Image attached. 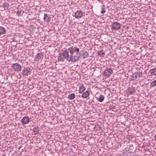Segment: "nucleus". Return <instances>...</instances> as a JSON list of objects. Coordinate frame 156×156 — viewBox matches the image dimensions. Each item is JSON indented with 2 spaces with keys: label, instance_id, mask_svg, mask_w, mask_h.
<instances>
[{
  "label": "nucleus",
  "instance_id": "f257e3e1",
  "mask_svg": "<svg viewBox=\"0 0 156 156\" xmlns=\"http://www.w3.org/2000/svg\"><path fill=\"white\" fill-rule=\"evenodd\" d=\"M79 49L72 47L59 54L58 56L59 61H63L65 59L67 61L75 62L78 61L80 57Z\"/></svg>",
  "mask_w": 156,
  "mask_h": 156
},
{
  "label": "nucleus",
  "instance_id": "f03ea898",
  "mask_svg": "<svg viewBox=\"0 0 156 156\" xmlns=\"http://www.w3.org/2000/svg\"><path fill=\"white\" fill-rule=\"evenodd\" d=\"M31 70L29 67L24 68L22 71V74L23 77L27 76L31 74Z\"/></svg>",
  "mask_w": 156,
  "mask_h": 156
},
{
  "label": "nucleus",
  "instance_id": "7ed1b4c3",
  "mask_svg": "<svg viewBox=\"0 0 156 156\" xmlns=\"http://www.w3.org/2000/svg\"><path fill=\"white\" fill-rule=\"evenodd\" d=\"M113 73V70L111 69L107 68L104 72V75L105 77H108L111 76Z\"/></svg>",
  "mask_w": 156,
  "mask_h": 156
},
{
  "label": "nucleus",
  "instance_id": "20e7f679",
  "mask_svg": "<svg viewBox=\"0 0 156 156\" xmlns=\"http://www.w3.org/2000/svg\"><path fill=\"white\" fill-rule=\"evenodd\" d=\"M12 67L14 71L16 72L20 71L21 68L20 64L18 63L13 64L12 66Z\"/></svg>",
  "mask_w": 156,
  "mask_h": 156
},
{
  "label": "nucleus",
  "instance_id": "39448f33",
  "mask_svg": "<svg viewBox=\"0 0 156 156\" xmlns=\"http://www.w3.org/2000/svg\"><path fill=\"white\" fill-rule=\"evenodd\" d=\"M112 29L115 30H119L121 27V24L117 22H113L112 25Z\"/></svg>",
  "mask_w": 156,
  "mask_h": 156
},
{
  "label": "nucleus",
  "instance_id": "423d86ee",
  "mask_svg": "<svg viewBox=\"0 0 156 156\" xmlns=\"http://www.w3.org/2000/svg\"><path fill=\"white\" fill-rule=\"evenodd\" d=\"M83 12L81 10L77 11L75 13L74 17L77 19L81 18L83 16Z\"/></svg>",
  "mask_w": 156,
  "mask_h": 156
},
{
  "label": "nucleus",
  "instance_id": "0eeeda50",
  "mask_svg": "<svg viewBox=\"0 0 156 156\" xmlns=\"http://www.w3.org/2000/svg\"><path fill=\"white\" fill-rule=\"evenodd\" d=\"M79 86V92L80 93H82L85 90V88L83 84L79 83L78 84Z\"/></svg>",
  "mask_w": 156,
  "mask_h": 156
},
{
  "label": "nucleus",
  "instance_id": "6e6552de",
  "mask_svg": "<svg viewBox=\"0 0 156 156\" xmlns=\"http://www.w3.org/2000/svg\"><path fill=\"white\" fill-rule=\"evenodd\" d=\"M51 19L50 15H48L47 14H44V20L46 22H49L50 21Z\"/></svg>",
  "mask_w": 156,
  "mask_h": 156
},
{
  "label": "nucleus",
  "instance_id": "1a4fd4ad",
  "mask_svg": "<svg viewBox=\"0 0 156 156\" xmlns=\"http://www.w3.org/2000/svg\"><path fill=\"white\" fill-rule=\"evenodd\" d=\"M29 121V119L27 117H24L21 119V122L23 124H26L28 123Z\"/></svg>",
  "mask_w": 156,
  "mask_h": 156
},
{
  "label": "nucleus",
  "instance_id": "9d476101",
  "mask_svg": "<svg viewBox=\"0 0 156 156\" xmlns=\"http://www.w3.org/2000/svg\"><path fill=\"white\" fill-rule=\"evenodd\" d=\"M6 32V30L5 28L3 27L0 26V36L5 34Z\"/></svg>",
  "mask_w": 156,
  "mask_h": 156
},
{
  "label": "nucleus",
  "instance_id": "9b49d317",
  "mask_svg": "<svg viewBox=\"0 0 156 156\" xmlns=\"http://www.w3.org/2000/svg\"><path fill=\"white\" fill-rule=\"evenodd\" d=\"M89 95L90 93L89 91L87 90L82 94L81 97L83 98H86Z\"/></svg>",
  "mask_w": 156,
  "mask_h": 156
},
{
  "label": "nucleus",
  "instance_id": "f8f14e48",
  "mask_svg": "<svg viewBox=\"0 0 156 156\" xmlns=\"http://www.w3.org/2000/svg\"><path fill=\"white\" fill-rule=\"evenodd\" d=\"M150 73L151 76H156V68L151 69Z\"/></svg>",
  "mask_w": 156,
  "mask_h": 156
},
{
  "label": "nucleus",
  "instance_id": "ddd939ff",
  "mask_svg": "<svg viewBox=\"0 0 156 156\" xmlns=\"http://www.w3.org/2000/svg\"><path fill=\"white\" fill-rule=\"evenodd\" d=\"M105 98V97L103 95H100L99 97L97 98V100L100 102H102Z\"/></svg>",
  "mask_w": 156,
  "mask_h": 156
},
{
  "label": "nucleus",
  "instance_id": "4468645a",
  "mask_svg": "<svg viewBox=\"0 0 156 156\" xmlns=\"http://www.w3.org/2000/svg\"><path fill=\"white\" fill-rule=\"evenodd\" d=\"M43 53H37L36 55V58L38 59H41L43 58Z\"/></svg>",
  "mask_w": 156,
  "mask_h": 156
},
{
  "label": "nucleus",
  "instance_id": "2eb2a0df",
  "mask_svg": "<svg viewBox=\"0 0 156 156\" xmlns=\"http://www.w3.org/2000/svg\"><path fill=\"white\" fill-rule=\"evenodd\" d=\"M2 7L5 10L8 9L9 7V4L7 2L3 3Z\"/></svg>",
  "mask_w": 156,
  "mask_h": 156
},
{
  "label": "nucleus",
  "instance_id": "dca6fc26",
  "mask_svg": "<svg viewBox=\"0 0 156 156\" xmlns=\"http://www.w3.org/2000/svg\"><path fill=\"white\" fill-rule=\"evenodd\" d=\"M75 98V95L74 93L69 94L68 97V98L69 100H73Z\"/></svg>",
  "mask_w": 156,
  "mask_h": 156
},
{
  "label": "nucleus",
  "instance_id": "f3484780",
  "mask_svg": "<svg viewBox=\"0 0 156 156\" xmlns=\"http://www.w3.org/2000/svg\"><path fill=\"white\" fill-rule=\"evenodd\" d=\"M33 132L34 133V134H37L39 132V129L38 127H34L33 129Z\"/></svg>",
  "mask_w": 156,
  "mask_h": 156
},
{
  "label": "nucleus",
  "instance_id": "a211bd4d",
  "mask_svg": "<svg viewBox=\"0 0 156 156\" xmlns=\"http://www.w3.org/2000/svg\"><path fill=\"white\" fill-rule=\"evenodd\" d=\"M141 76L142 74L140 72H139V73H137L136 74L135 76H133V77L134 79H135L137 78V77H140Z\"/></svg>",
  "mask_w": 156,
  "mask_h": 156
},
{
  "label": "nucleus",
  "instance_id": "6ab92c4d",
  "mask_svg": "<svg viewBox=\"0 0 156 156\" xmlns=\"http://www.w3.org/2000/svg\"><path fill=\"white\" fill-rule=\"evenodd\" d=\"M101 13L102 14H104L105 12V6L104 5H102L101 6Z\"/></svg>",
  "mask_w": 156,
  "mask_h": 156
},
{
  "label": "nucleus",
  "instance_id": "aec40b11",
  "mask_svg": "<svg viewBox=\"0 0 156 156\" xmlns=\"http://www.w3.org/2000/svg\"><path fill=\"white\" fill-rule=\"evenodd\" d=\"M156 86V80L151 82L150 84L151 87H153Z\"/></svg>",
  "mask_w": 156,
  "mask_h": 156
},
{
  "label": "nucleus",
  "instance_id": "412c9836",
  "mask_svg": "<svg viewBox=\"0 0 156 156\" xmlns=\"http://www.w3.org/2000/svg\"><path fill=\"white\" fill-rule=\"evenodd\" d=\"M89 56V53L88 52L85 51H84L83 53V56L84 58H87Z\"/></svg>",
  "mask_w": 156,
  "mask_h": 156
},
{
  "label": "nucleus",
  "instance_id": "4be33fe9",
  "mask_svg": "<svg viewBox=\"0 0 156 156\" xmlns=\"http://www.w3.org/2000/svg\"><path fill=\"white\" fill-rule=\"evenodd\" d=\"M105 54V53L103 51H100L99 52L98 55L100 56H102V55H104Z\"/></svg>",
  "mask_w": 156,
  "mask_h": 156
},
{
  "label": "nucleus",
  "instance_id": "5701e85b",
  "mask_svg": "<svg viewBox=\"0 0 156 156\" xmlns=\"http://www.w3.org/2000/svg\"><path fill=\"white\" fill-rule=\"evenodd\" d=\"M134 92V91L129 90L128 92V93H129V94H133Z\"/></svg>",
  "mask_w": 156,
  "mask_h": 156
},
{
  "label": "nucleus",
  "instance_id": "b1692460",
  "mask_svg": "<svg viewBox=\"0 0 156 156\" xmlns=\"http://www.w3.org/2000/svg\"><path fill=\"white\" fill-rule=\"evenodd\" d=\"M21 12L20 11H18L17 12V14H18L19 15H20V14L21 13Z\"/></svg>",
  "mask_w": 156,
  "mask_h": 156
},
{
  "label": "nucleus",
  "instance_id": "393cba45",
  "mask_svg": "<svg viewBox=\"0 0 156 156\" xmlns=\"http://www.w3.org/2000/svg\"><path fill=\"white\" fill-rule=\"evenodd\" d=\"M154 138V140L156 142V134L155 135Z\"/></svg>",
  "mask_w": 156,
  "mask_h": 156
},
{
  "label": "nucleus",
  "instance_id": "a878e982",
  "mask_svg": "<svg viewBox=\"0 0 156 156\" xmlns=\"http://www.w3.org/2000/svg\"><path fill=\"white\" fill-rule=\"evenodd\" d=\"M1 156H7L5 155V154H3V155H2Z\"/></svg>",
  "mask_w": 156,
  "mask_h": 156
}]
</instances>
